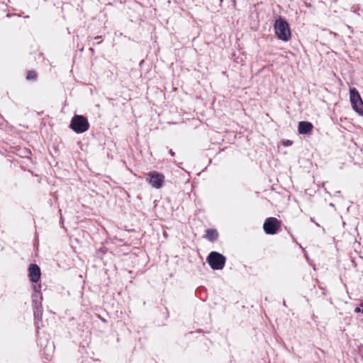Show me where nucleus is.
<instances>
[{
  "label": "nucleus",
  "mask_w": 363,
  "mask_h": 363,
  "mask_svg": "<svg viewBox=\"0 0 363 363\" xmlns=\"http://www.w3.org/2000/svg\"><path fill=\"white\" fill-rule=\"evenodd\" d=\"M274 29L277 37L284 42H287L291 39V33L289 23L287 21L279 16L274 22Z\"/></svg>",
  "instance_id": "f257e3e1"
},
{
  "label": "nucleus",
  "mask_w": 363,
  "mask_h": 363,
  "mask_svg": "<svg viewBox=\"0 0 363 363\" xmlns=\"http://www.w3.org/2000/svg\"><path fill=\"white\" fill-rule=\"evenodd\" d=\"M69 128L76 133H83L89 130V123L85 116L75 114L71 120Z\"/></svg>",
  "instance_id": "f03ea898"
},
{
  "label": "nucleus",
  "mask_w": 363,
  "mask_h": 363,
  "mask_svg": "<svg viewBox=\"0 0 363 363\" xmlns=\"http://www.w3.org/2000/svg\"><path fill=\"white\" fill-rule=\"evenodd\" d=\"M206 261L213 270H220L225 266L226 258L222 254L213 251L208 254Z\"/></svg>",
  "instance_id": "7ed1b4c3"
},
{
  "label": "nucleus",
  "mask_w": 363,
  "mask_h": 363,
  "mask_svg": "<svg viewBox=\"0 0 363 363\" xmlns=\"http://www.w3.org/2000/svg\"><path fill=\"white\" fill-rule=\"evenodd\" d=\"M280 227L281 221L274 217L267 218L263 224V229L267 235L276 234Z\"/></svg>",
  "instance_id": "20e7f679"
},
{
  "label": "nucleus",
  "mask_w": 363,
  "mask_h": 363,
  "mask_svg": "<svg viewBox=\"0 0 363 363\" xmlns=\"http://www.w3.org/2000/svg\"><path fill=\"white\" fill-rule=\"evenodd\" d=\"M146 180L153 188L160 189L163 185L164 176L160 172L154 171L149 173Z\"/></svg>",
  "instance_id": "39448f33"
},
{
  "label": "nucleus",
  "mask_w": 363,
  "mask_h": 363,
  "mask_svg": "<svg viewBox=\"0 0 363 363\" xmlns=\"http://www.w3.org/2000/svg\"><path fill=\"white\" fill-rule=\"evenodd\" d=\"M28 277L32 283H37L40 279V268L36 264H30L28 267Z\"/></svg>",
  "instance_id": "423d86ee"
},
{
  "label": "nucleus",
  "mask_w": 363,
  "mask_h": 363,
  "mask_svg": "<svg viewBox=\"0 0 363 363\" xmlns=\"http://www.w3.org/2000/svg\"><path fill=\"white\" fill-rule=\"evenodd\" d=\"M313 128V125L308 121H300L298 125L299 134L306 135L310 133Z\"/></svg>",
  "instance_id": "0eeeda50"
},
{
  "label": "nucleus",
  "mask_w": 363,
  "mask_h": 363,
  "mask_svg": "<svg viewBox=\"0 0 363 363\" xmlns=\"http://www.w3.org/2000/svg\"><path fill=\"white\" fill-rule=\"evenodd\" d=\"M350 99L352 108H357L359 101L362 99L356 88L350 89Z\"/></svg>",
  "instance_id": "6e6552de"
},
{
  "label": "nucleus",
  "mask_w": 363,
  "mask_h": 363,
  "mask_svg": "<svg viewBox=\"0 0 363 363\" xmlns=\"http://www.w3.org/2000/svg\"><path fill=\"white\" fill-rule=\"evenodd\" d=\"M205 237L208 240L214 242L218 238V233L216 229L208 228L206 230Z\"/></svg>",
  "instance_id": "1a4fd4ad"
},
{
  "label": "nucleus",
  "mask_w": 363,
  "mask_h": 363,
  "mask_svg": "<svg viewBox=\"0 0 363 363\" xmlns=\"http://www.w3.org/2000/svg\"><path fill=\"white\" fill-rule=\"evenodd\" d=\"M33 308L35 318L38 320L42 318L43 314L42 304L33 305Z\"/></svg>",
  "instance_id": "9d476101"
},
{
  "label": "nucleus",
  "mask_w": 363,
  "mask_h": 363,
  "mask_svg": "<svg viewBox=\"0 0 363 363\" xmlns=\"http://www.w3.org/2000/svg\"><path fill=\"white\" fill-rule=\"evenodd\" d=\"M42 299H43V296H42L41 294L33 293L32 294L33 306L41 304Z\"/></svg>",
  "instance_id": "9b49d317"
},
{
  "label": "nucleus",
  "mask_w": 363,
  "mask_h": 363,
  "mask_svg": "<svg viewBox=\"0 0 363 363\" xmlns=\"http://www.w3.org/2000/svg\"><path fill=\"white\" fill-rule=\"evenodd\" d=\"M38 78V74L35 71L30 70L27 72L26 79L28 80L35 81Z\"/></svg>",
  "instance_id": "f8f14e48"
},
{
  "label": "nucleus",
  "mask_w": 363,
  "mask_h": 363,
  "mask_svg": "<svg viewBox=\"0 0 363 363\" xmlns=\"http://www.w3.org/2000/svg\"><path fill=\"white\" fill-rule=\"evenodd\" d=\"M353 109L359 115L363 116V101L362 99L359 101L357 108H353Z\"/></svg>",
  "instance_id": "ddd939ff"
},
{
  "label": "nucleus",
  "mask_w": 363,
  "mask_h": 363,
  "mask_svg": "<svg viewBox=\"0 0 363 363\" xmlns=\"http://www.w3.org/2000/svg\"><path fill=\"white\" fill-rule=\"evenodd\" d=\"M41 287L42 286H41L40 284H38V282L37 283H33V289L34 290V293L41 294L40 293Z\"/></svg>",
  "instance_id": "4468645a"
},
{
  "label": "nucleus",
  "mask_w": 363,
  "mask_h": 363,
  "mask_svg": "<svg viewBox=\"0 0 363 363\" xmlns=\"http://www.w3.org/2000/svg\"><path fill=\"white\" fill-rule=\"evenodd\" d=\"M293 144V141L290 140H285L282 141V145L284 146H290Z\"/></svg>",
  "instance_id": "2eb2a0df"
},
{
  "label": "nucleus",
  "mask_w": 363,
  "mask_h": 363,
  "mask_svg": "<svg viewBox=\"0 0 363 363\" xmlns=\"http://www.w3.org/2000/svg\"><path fill=\"white\" fill-rule=\"evenodd\" d=\"M354 312L355 313H363V308L362 309L360 307H356L354 308Z\"/></svg>",
  "instance_id": "dca6fc26"
},
{
  "label": "nucleus",
  "mask_w": 363,
  "mask_h": 363,
  "mask_svg": "<svg viewBox=\"0 0 363 363\" xmlns=\"http://www.w3.org/2000/svg\"><path fill=\"white\" fill-rule=\"evenodd\" d=\"M169 153L172 155V156H174L175 153L172 151V150H169Z\"/></svg>",
  "instance_id": "f3484780"
},
{
  "label": "nucleus",
  "mask_w": 363,
  "mask_h": 363,
  "mask_svg": "<svg viewBox=\"0 0 363 363\" xmlns=\"http://www.w3.org/2000/svg\"><path fill=\"white\" fill-rule=\"evenodd\" d=\"M101 38V35H97L94 38L95 40H99V39Z\"/></svg>",
  "instance_id": "a211bd4d"
},
{
  "label": "nucleus",
  "mask_w": 363,
  "mask_h": 363,
  "mask_svg": "<svg viewBox=\"0 0 363 363\" xmlns=\"http://www.w3.org/2000/svg\"><path fill=\"white\" fill-rule=\"evenodd\" d=\"M311 220L313 223H315L314 219L313 218H311Z\"/></svg>",
  "instance_id": "6ab92c4d"
},
{
  "label": "nucleus",
  "mask_w": 363,
  "mask_h": 363,
  "mask_svg": "<svg viewBox=\"0 0 363 363\" xmlns=\"http://www.w3.org/2000/svg\"><path fill=\"white\" fill-rule=\"evenodd\" d=\"M360 306L361 307H363V301H362L361 304H360Z\"/></svg>",
  "instance_id": "aec40b11"
},
{
  "label": "nucleus",
  "mask_w": 363,
  "mask_h": 363,
  "mask_svg": "<svg viewBox=\"0 0 363 363\" xmlns=\"http://www.w3.org/2000/svg\"><path fill=\"white\" fill-rule=\"evenodd\" d=\"M283 305H284V306H286V302H285V301H283Z\"/></svg>",
  "instance_id": "412c9836"
},
{
  "label": "nucleus",
  "mask_w": 363,
  "mask_h": 363,
  "mask_svg": "<svg viewBox=\"0 0 363 363\" xmlns=\"http://www.w3.org/2000/svg\"><path fill=\"white\" fill-rule=\"evenodd\" d=\"M220 1H222L223 0H220Z\"/></svg>",
  "instance_id": "4be33fe9"
}]
</instances>
